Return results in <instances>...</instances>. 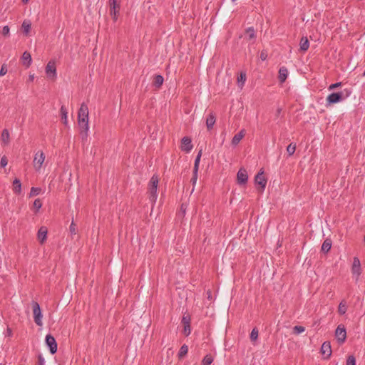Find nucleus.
<instances>
[{
  "instance_id": "11",
  "label": "nucleus",
  "mask_w": 365,
  "mask_h": 365,
  "mask_svg": "<svg viewBox=\"0 0 365 365\" xmlns=\"http://www.w3.org/2000/svg\"><path fill=\"white\" fill-rule=\"evenodd\" d=\"M321 353L324 356V359H329L331 355V347L330 342L325 341L321 347Z\"/></svg>"
},
{
  "instance_id": "8",
  "label": "nucleus",
  "mask_w": 365,
  "mask_h": 365,
  "mask_svg": "<svg viewBox=\"0 0 365 365\" xmlns=\"http://www.w3.org/2000/svg\"><path fill=\"white\" fill-rule=\"evenodd\" d=\"M45 160V155L42 151L36 153L34 159V166L36 170H39Z\"/></svg>"
},
{
  "instance_id": "14",
  "label": "nucleus",
  "mask_w": 365,
  "mask_h": 365,
  "mask_svg": "<svg viewBox=\"0 0 365 365\" xmlns=\"http://www.w3.org/2000/svg\"><path fill=\"white\" fill-rule=\"evenodd\" d=\"M21 60H22V63L26 67H27V68L29 67L31 63V61H32L31 56L30 53L28 51L24 52V53L22 54Z\"/></svg>"
},
{
  "instance_id": "37",
  "label": "nucleus",
  "mask_w": 365,
  "mask_h": 365,
  "mask_svg": "<svg viewBox=\"0 0 365 365\" xmlns=\"http://www.w3.org/2000/svg\"><path fill=\"white\" fill-rule=\"evenodd\" d=\"M9 31H10V29H9V26H4L2 28V30L1 32V34L4 36H9Z\"/></svg>"
},
{
  "instance_id": "36",
  "label": "nucleus",
  "mask_w": 365,
  "mask_h": 365,
  "mask_svg": "<svg viewBox=\"0 0 365 365\" xmlns=\"http://www.w3.org/2000/svg\"><path fill=\"white\" fill-rule=\"evenodd\" d=\"M69 231L71 235H76V225L73 221H72L70 227H69Z\"/></svg>"
},
{
  "instance_id": "54",
  "label": "nucleus",
  "mask_w": 365,
  "mask_h": 365,
  "mask_svg": "<svg viewBox=\"0 0 365 365\" xmlns=\"http://www.w3.org/2000/svg\"><path fill=\"white\" fill-rule=\"evenodd\" d=\"M113 16V20L115 21L117 20V15L116 16Z\"/></svg>"
},
{
  "instance_id": "39",
  "label": "nucleus",
  "mask_w": 365,
  "mask_h": 365,
  "mask_svg": "<svg viewBox=\"0 0 365 365\" xmlns=\"http://www.w3.org/2000/svg\"><path fill=\"white\" fill-rule=\"evenodd\" d=\"M294 330L295 331L296 333L301 334L304 331L305 329L304 327L302 326H295L294 327Z\"/></svg>"
},
{
  "instance_id": "35",
  "label": "nucleus",
  "mask_w": 365,
  "mask_h": 365,
  "mask_svg": "<svg viewBox=\"0 0 365 365\" xmlns=\"http://www.w3.org/2000/svg\"><path fill=\"white\" fill-rule=\"evenodd\" d=\"M346 365H356V359L354 356H349L346 359Z\"/></svg>"
},
{
  "instance_id": "4",
  "label": "nucleus",
  "mask_w": 365,
  "mask_h": 365,
  "mask_svg": "<svg viewBox=\"0 0 365 365\" xmlns=\"http://www.w3.org/2000/svg\"><path fill=\"white\" fill-rule=\"evenodd\" d=\"M45 72L48 78L55 79L57 76L56 62L54 60H51L47 63Z\"/></svg>"
},
{
  "instance_id": "10",
  "label": "nucleus",
  "mask_w": 365,
  "mask_h": 365,
  "mask_svg": "<svg viewBox=\"0 0 365 365\" xmlns=\"http://www.w3.org/2000/svg\"><path fill=\"white\" fill-rule=\"evenodd\" d=\"M237 182L240 185H244L247 182L248 175L245 169L240 168L237 174Z\"/></svg>"
},
{
  "instance_id": "40",
  "label": "nucleus",
  "mask_w": 365,
  "mask_h": 365,
  "mask_svg": "<svg viewBox=\"0 0 365 365\" xmlns=\"http://www.w3.org/2000/svg\"><path fill=\"white\" fill-rule=\"evenodd\" d=\"M34 206L37 210H39L42 207V203L39 199H36L34 202Z\"/></svg>"
},
{
  "instance_id": "53",
  "label": "nucleus",
  "mask_w": 365,
  "mask_h": 365,
  "mask_svg": "<svg viewBox=\"0 0 365 365\" xmlns=\"http://www.w3.org/2000/svg\"><path fill=\"white\" fill-rule=\"evenodd\" d=\"M181 211L182 212L183 214H185V210L184 209L183 205H182L181 206Z\"/></svg>"
},
{
  "instance_id": "52",
  "label": "nucleus",
  "mask_w": 365,
  "mask_h": 365,
  "mask_svg": "<svg viewBox=\"0 0 365 365\" xmlns=\"http://www.w3.org/2000/svg\"><path fill=\"white\" fill-rule=\"evenodd\" d=\"M7 334L9 336L11 335V329H9V328L7 329Z\"/></svg>"
},
{
  "instance_id": "25",
  "label": "nucleus",
  "mask_w": 365,
  "mask_h": 365,
  "mask_svg": "<svg viewBox=\"0 0 365 365\" xmlns=\"http://www.w3.org/2000/svg\"><path fill=\"white\" fill-rule=\"evenodd\" d=\"M158 177L157 175H153L149 182V187L158 189Z\"/></svg>"
},
{
  "instance_id": "41",
  "label": "nucleus",
  "mask_w": 365,
  "mask_h": 365,
  "mask_svg": "<svg viewBox=\"0 0 365 365\" xmlns=\"http://www.w3.org/2000/svg\"><path fill=\"white\" fill-rule=\"evenodd\" d=\"M8 163V160H7V158L6 156H3L1 158V161H0V165L1 167L2 168H4L6 166Z\"/></svg>"
},
{
  "instance_id": "13",
  "label": "nucleus",
  "mask_w": 365,
  "mask_h": 365,
  "mask_svg": "<svg viewBox=\"0 0 365 365\" xmlns=\"http://www.w3.org/2000/svg\"><path fill=\"white\" fill-rule=\"evenodd\" d=\"M215 121H216V118H215V114L212 112L210 113L207 115V118H206V126H207V130H210L212 129V128L215 123Z\"/></svg>"
},
{
  "instance_id": "32",
  "label": "nucleus",
  "mask_w": 365,
  "mask_h": 365,
  "mask_svg": "<svg viewBox=\"0 0 365 365\" xmlns=\"http://www.w3.org/2000/svg\"><path fill=\"white\" fill-rule=\"evenodd\" d=\"M295 150H296V145L295 144L290 143L287 147V152L288 153L289 156L292 155L294 153Z\"/></svg>"
},
{
  "instance_id": "17",
  "label": "nucleus",
  "mask_w": 365,
  "mask_h": 365,
  "mask_svg": "<svg viewBox=\"0 0 365 365\" xmlns=\"http://www.w3.org/2000/svg\"><path fill=\"white\" fill-rule=\"evenodd\" d=\"M244 136H245V130H242L238 133L235 135V136L232 138V145L234 146H236L237 145H238Z\"/></svg>"
},
{
  "instance_id": "16",
  "label": "nucleus",
  "mask_w": 365,
  "mask_h": 365,
  "mask_svg": "<svg viewBox=\"0 0 365 365\" xmlns=\"http://www.w3.org/2000/svg\"><path fill=\"white\" fill-rule=\"evenodd\" d=\"M288 70L286 67L282 66L279 71V80L281 83H284L288 76Z\"/></svg>"
},
{
  "instance_id": "27",
  "label": "nucleus",
  "mask_w": 365,
  "mask_h": 365,
  "mask_svg": "<svg viewBox=\"0 0 365 365\" xmlns=\"http://www.w3.org/2000/svg\"><path fill=\"white\" fill-rule=\"evenodd\" d=\"M246 38L249 40L255 38V31L252 27H250L246 30Z\"/></svg>"
},
{
  "instance_id": "3",
  "label": "nucleus",
  "mask_w": 365,
  "mask_h": 365,
  "mask_svg": "<svg viewBox=\"0 0 365 365\" xmlns=\"http://www.w3.org/2000/svg\"><path fill=\"white\" fill-rule=\"evenodd\" d=\"M32 308H33V314H34V320L36 325L38 326H42L43 325V315L41 310L40 305L38 302L33 301L31 303Z\"/></svg>"
},
{
  "instance_id": "34",
  "label": "nucleus",
  "mask_w": 365,
  "mask_h": 365,
  "mask_svg": "<svg viewBox=\"0 0 365 365\" xmlns=\"http://www.w3.org/2000/svg\"><path fill=\"white\" fill-rule=\"evenodd\" d=\"M41 188L32 187L29 193L30 197L36 196L41 192Z\"/></svg>"
},
{
  "instance_id": "18",
  "label": "nucleus",
  "mask_w": 365,
  "mask_h": 365,
  "mask_svg": "<svg viewBox=\"0 0 365 365\" xmlns=\"http://www.w3.org/2000/svg\"><path fill=\"white\" fill-rule=\"evenodd\" d=\"M149 200L152 203H155L158 198L157 188L148 187Z\"/></svg>"
},
{
  "instance_id": "55",
  "label": "nucleus",
  "mask_w": 365,
  "mask_h": 365,
  "mask_svg": "<svg viewBox=\"0 0 365 365\" xmlns=\"http://www.w3.org/2000/svg\"><path fill=\"white\" fill-rule=\"evenodd\" d=\"M29 0H22L23 3H27Z\"/></svg>"
},
{
  "instance_id": "30",
  "label": "nucleus",
  "mask_w": 365,
  "mask_h": 365,
  "mask_svg": "<svg viewBox=\"0 0 365 365\" xmlns=\"http://www.w3.org/2000/svg\"><path fill=\"white\" fill-rule=\"evenodd\" d=\"M213 361V358L211 355L207 354L202 359V365H210Z\"/></svg>"
},
{
  "instance_id": "24",
  "label": "nucleus",
  "mask_w": 365,
  "mask_h": 365,
  "mask_svg": "<svg viewBox=\"0 0 365 365\" xmlns=\"http://www.w3.org/2000/svg\"><path fill=\"white\" fill-rule=\"evenodd\" d=\"M164 81V78L161 75H156L154 78L153 84L157 88H160Z\"/></svg>"
},
{
  "instance_id": "23",
  "label": "nucleus",
  "mask_w": 365,
  "mask_h": 365,
  "mask_svg": "<svg viewBox=\"0 0 365 365\" xmlns=\"http://www.w3.org/2000/svg\"><path fill=\"white\" fill-rule=\"evenodd\" d=\"M1 140L3 144L7 145L9 143V132L7 129H4L1 135Z\"/></svg>"
},
{
  "instance_id": "6",
  "label": "nucleus",
  "mask_w": 365,
  "mask_h": 365,
  "mask_svg": "<svg viewBox=\"0 0 365 365\" xmlns=\"http://www.w3.org/2000/svg\"><path fill=\"white\" fill-rule=\"evenodd\" d=\"M335 336L339 344H342L346 339V331L343 325H339L335 331Z\"/></svg>"
},
{
  "instance_id": "29",
  "label": "nucleus",
  "mask_w": 365,
  "mask_h": 365,
  "mask_svg": "<svg viewBox=\"0 0 365 365\" xmlns=\"http://www.w3.org/2000/svg\"><path fill=\"white\" fill-rule=\"evenodd\" d=\"M201 156H202V150H200L195 158L193 170H198Z\"/></svg>"
},
{
  "instance_id": "56",
  "label": "nucleus",
  "mask_w": 365,
  "mask_h": 365,
  "mask_svg": "<svg viewBox=\"0 0 365 365\" xmlns=\"http://www.w3.org/2000/svg\"><path fill=\"white\" fill-rule=\"evenodd\" d=\"M363 76H365V71H364V73H363Z\"/></svg>"
},
{
  "instance_id": "22",
  "label": "nucleus",
  "mask_w": 365,
  "mask_h": 365,
  "mask_svg": "<svg viewBox=\"0 0 365 365\" xmlns=\"http://www.w3.org/2000/svg\"><path fill=\"white\" fill-rule=\"evenodd\" d=\"M13 191L17 195H19L21 192V183L17 178L13 181Z\"/></svg>"
},
{
  "instance_id": "19",
  "label": "nucleus",
  "mask_w": 365,
  "mask_h": 365,
  "mask_svg": "<svg viewBox=\"0 0 365 365\" xmlns=\"http://www.w3.org/2000/svg\"><path fill=\"white\" fill-rule=\"evenodd\" d=\"M309 47V41L307 37H302L299 43L300 51L305 52Z\"/></svg>"
},
{
  "instance_id": "50",
  "label": "nucleus",
  "mask_w": 365,
  "mask_h": 365,
  "mask_svg": "<svg viewBox=\"0 0 365 365\" xmlns=\"http://www.w3.org/2000/svg\"><path fill=\"white\" fill-rule=\"evenodd\" d=\"M34 74H30L29 76V80L30 81H34Z\"/></svg>"
},
{
  "instance_id": "9",
  "label": "nucleus",
  "mask_w": 365,
  "mask_h": 365,
  "mask_svg": "<svg viewBox=\"0 0 365 365\" xmlns=\"http://www.w3.org/2000/svg\"><path fill=\"white\" fill-rule=\"evenodd\" d=\"M46 344L48 346L50 352L53 354L57 351V343L55 338L48 334L46 336Z\"/></svg>"
},
{
  "instance_id": "45",
  "label": "nucleus",
  "mask_w": 365,
  "mask_h": 365,
  "mask_svg": "<svg viewBox=\"0 0 365 365\" xmlns=\"http://www.w3.org/2000/svg\"><path fill=\"white\" fill-rule=\"evenodd\" d=\"M6 73H7V68H6V65H3L0 70V76H3L6 75Z\"/></svg>"
},
{
  "instance_id": "38",
  "label": "nucleus",
  "mask_w": 365,
  "mask_h": 365,
  "mask_svg": "<svg viewBox=\"0 0 365 365\" xmlns=\"http://www.w3.org/2000/svg\"><path fill=\"white\" fill-rule=\"evenodd\" d=\"M197 173H198V170H193V175H192V178L191 179V181H192L193 185H195L196 182H197Z\"/></svg>"
},
{
  "instance_id": "15",
  "label": "nucleus",
  "mask_w": 365,
  "mask_h": 365,
  "mask_svg": "<svg viewBox=\"0 0 365 365\" xmlns=\"http://www.w3.org/2000/svg\"><path fill=\"white\" fill-rule=\"evenodd\" d=\"M47 237V230L44 227H41L38 232V239L40 243L43 244Z\"/></svg>"
},
{
  "instance_id": "47",
  "label": "nucleus",
  "mask_w": 365,
  "mask_h": 365,
  "mask_svg": "<svg viewBox=\"0 0 365 365\" xmlns=\"http://www.w3.org/2000/svg\"><path fill=\"white\" fill-rule=\"evenodd\" d=\"M118 12V11L117 8L110 9V14L111 16H116Z\"/></svg>"
},
{
  "instance_id": "26",
  "label": "nucleus",
  "mask_w": 365,
  "mask_h": 365,
  "mask_svg": "<svg viewBox=\"0 0 365 365\" xmlns=\"http://www.w3.org/2000/svg\"><path fill=\"white\" fill-rule=\"evenodd\" d=\"M331 247V242L329 240H326L324 241L322 250L324 252H328Z\"/></svg>"
},
{
  "instance_id": "42",
  "label": "nucleus",
  "mask_w": 365,
  "mask_h": 365,
  "mask_svg": "<svg viewBox=\"0 0 365 365\" xmlns=\"http://www.w3.org/2000/svg\"><path fill=\"white\" fill-rule=\"evenodd\" d=\"M191 332L190 326L184 325L183 333L185 335L188 336Z\"/></svg>"
},
{
  "instance_id": "20",
  "label": "nucleus",
  "mask_w": 365,
  "mask_h": 365,
  "mask_svg": "<svg viewBox=\"0 0 365 365\" xmlns=\"http://www.w3.org/2000/svg\"><path fill=\"white\" fill-rule=\"evenodd\" d=\"M31 26V23L29 20L26 19L23 21L22 25H21V29L23 30L24 35H26V36L29 35V34L30 32Z\"/></svg>"
},
{
  "instance_id": "31",
  "label": "nucleus",
  "mask_w": 365,
  "mask_h": 365,
  "mask_svg": "<svg viewBox=\"0 0 365 365\" xmlns=\"http://www.w3.org/2000/svg\"><path fill=\"white\" fill-rule=\"evenodd\" d=\"M347 307L345 303L343 302H340L338 308V312L341 315L344 314L346 312Z\"/></svg>"
},
{
  "instance_id": "51",
  "label": "nucleus",
  "mask_w": 365,
  "mask_h": 365,
  "mask_svg": "<svg viewBox=\"0 0 365 365\" xmlns=\"http://www.w3.org/2000/svg\"><path fill=\"white\" fill-rule=\"evenodd\" d=\"M260 57L262 60H265L266 58V56H264L263 52L261 53Z\"/></svg>"
},
{
  "instance_id": "33",
  "label": "nucleus",
  "mask_w": 365,
  "mask_h": 365,
  "mask_svg": "<svg viewBox=\"0 0 365 365\" xmlns=\"http://www.w3.org/2000/svg\"><path fill=\"white\" fill-rule=\"evenodd\" d=\"M258 334H259V331H258V329L257 328H254L252 329L251 333H250V339L251 341H255L257 340V337H258Z\"/></svg>"
},
{
  "instance_id": "7",
  "label": "nucleus",
  "mask_w": 365,
  "mask_h": 365,
  "mask_svg": "<svg viewBox=\"0 0 365 365\" xmlns=\"http://www.w3.org/2000/svg\"><path fill=\"white\" fill-rule=\"evenodd\" d=\"M255 182L256 185H260L261 191L263 192L267 185V179L264 176V171L262 170L255 176Z\"/></svg>"
},
{
  "instance_id": "12",
  "label": "nucleus",
  "mask_w": 365,
  "mask_h": 365,
  "mask_svg": "<svg viewBox=\"0 0 365 365\" xmlns=\"http://www.w3.org/2000/svg\"><path fill=\"white\" fill-rule=\"evenodd\" d=\"M181 149L186 153H190L192 149V140L188 137H183L182 139Z\"/></svg>"
},
{
  "instance_id": "49",
  "label": "nucleus",
  "mask_w": 365,
  "mask_h": 365,
  "mask_svg": "<svg viewBox=\"0 0 365 365\" xmlns=\"http://www.w3.org/2000/svg\"><path fill=\"white\" fill-rule=\"evenodd\" d=\"M246 80V76L245 73H241L240 74V78H238V81H242L243 83Z\"/></svg>"
},
{
  "instance_id": "46",
  "label": "nucleus",
  "mask_w": 365,
  "mask_h": 365,
  "mask_svg": "<svg viewBox=\"0 0 365 365\" xmlns=\"http://www.w3.org/2000/svg\"><path fill=\"white\" fill-rule=\"evenodd\" d=\"M182 322L184 325L190 326V318L187 317H183L182 319Z\"/></svg>"
},
{
  "instance_id": "48",
  "label": "nucleus",
  "mask_w": 365,
  "mask_h": 365,
  "mask_svg": "<svg viewBox=\"0 0 365 365\" xmlns=\"http://www.w3.org/2000/svg\"><path fill=\"white\" fill-rule=\"evenodd\" d=\"M38 365H45L44 359L41 356L38 357Z\"/></svg>"
},
{
  "instance_id": "5",
  "label": "nucleus",
  "mask_w": 365,
  "mask_h": 365,
  "mask_svg": "<svg viewBox=\"0 0 365 365\" xmlns=\"http://www.w3.org/2000/svg\"><path fill=\"white\" fill-rule=\"evenodd\" d=\"M351 272L356 281H358L361 274V262L358 257H355L353 259Z\"/></svg>"
},
{
  "instance_id": "2",
  "label": "nucleus",
  "mask_w": 365,
  "mask_h": 365,
  "mask_svg": "<svg viewBox=\"0 0 365 365\" xmlns=\"http://www.w3.org/2000/svg\"><path fill=\"white\" fill-rule=\"evenodd\" d=\"M349 94H350V92H349V91H346V95H344L343 92L332 93L329 94L327 98V106H328L331 104L341 102L346 98H347L349 96Z\"/></svg>"
},
{
  "instance_id": "21",
  "label": "nucleus",
  "mask_w": 365,
  "mask_h": 365,
  "mask_svg": "<svg viewBox=\"0 0 365 365\" xmlns=\"http://www.w3.org/2000/svg\"><path fill=\"white\" fill-rule=\"evenodd\" d=\"M60 112H61V119L63 120V123L65 125H67L68 123V110H67V108L64 106H62L61 107Z\"/></svg>"
},
{
  "instance_id": "44",
  "label": "nucleus",
  "mask_w": 365,
  "mask_h": 365,
  "mask_svg": "<svg viewBox=\"0 0 365 365\" xmlns=\"http://www.w3.org/2000/svg\"><path fill=\"white\" fill-rule=\"evenodd\" d=\"M110 9L118 8V5L116 0H110Z\"/></svg>"
},
{
  "instance_id": "28",
  "label": "nucleus",
  "mask_w": 365,
  "mask_h": 365,
  "mask_svg": "<svg viewBox=\"0 0 365 365\" xmlns=\"http://www.w3.org/2000/svg\"><path fill=\"white\" fill-rule=\"evenodd\" d=\"M187 351H188V346L185 344H183L180 347V351L178 352V357L180 359H182L183 356H185L187 354Z\"/></svg>"
},
{
  "instance_id": "1",
  "label": "nucleus",
  "mask_w": 365,
  "mask_h": 365,
  "mask_svg": "<svg viewBox=\"0 0 365 365\" xmlns=\"http://www.w3.org/2000/svg\"><path fill=\"white\" fill-rule=\"evenodd\" d=\"M78 123L81 133L86 137L89 130L88 125V108L85 103H81L78 113Z\"/></svg>"
},
{
  "instance_id": "43",
  "label": "nucleus",
  "mask_w": 365,
  "mask_h": 365,
  "mask_svg": "<svg viewBox=\"0 0 365 365\" xmlns=\"http://www.w3.org/2000/svg\"><path fill=\"white\" fill-rule=\"evenodd\" d=\"M341 82L336 83H333V84H331V85L329 86L328 89H329V91H331V90H334V89H335V88H338V87L341 86Z\"/></svg>"
}]
</instances>
